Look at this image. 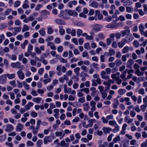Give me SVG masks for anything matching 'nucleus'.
<instances>
[{
  "mask_svg": "<svg viewBox=\"0 0 147 147\" xmlns=\"http://www.w3.org/2000/svg\"><path fill=\"white\" fill-rule=\"evenodd\" d=\"M11 66L13 68L20 69L22 70L24 69V66L21 65V63L19 62L11 63Z\"/></svg>",
  "mask_w": 147,
  "mask_h": 147,
  "instance_id": "1",
  "label": "nucleus"
},
{
  "mask_svg": "<svg viewBox=\"0 0 147 147\" xmlns=\"http://www.w3.org/2000/svg\"><path fill=\"white\" fill-rule=\"evenodd\" d=\"M6 76L4 75H2L0 77V81L1 83L3 84H5L7 81Z\"/></svg>",
  "mask_w": 147,
  "mask_h": 147,
  "instance_id": "14",
  "label": "nucleus"
},
{
  "mask_svg": "<svg viewBox=\"0 0 147 147\" xmlns=\"http://www.w3.org/2000/svg\"><path fill=\"white\" fill-rule=\"evenodd\" d=\"M109 54L111 56L114 55L115 53V50L113 49H110L109 50Z\"/></svg>",
  "mask_w": 147,
  "mask_h": 147,
  "instance_id": "46",
  "label": "nucleus"
},
{
  "mask_svg": "<svg viewBox=\"0 0 147 147\" xmlns=\"http://www.w3.org/2000/svg\"><path fill=\"white\" fill-rule=\"evenodd\" d=\"M22 83L24 86L25 89L26 90H28L29 88V85L28 84L25 82H23Z\"/></svg>",
  "mask_w": 147,
  "mask_h": 147,
  "instance_id": "43",
  "label": "nucleus"
},
{
  "mask_svg": "<svg viewBox=\"0 0 147 147\" xmlns=\"http://www.w3.org/2000/svg\"><path fill=\"white\" fill-rule=\"evenodd\" d=\"M20 1H17L15 2L14 6L15 7H18L19 6L20 4Z\"/></svg>",
  "mask_w": 147,
  "mask_h": 147,
  "instance_id": "49",
  "label": "nucleus"
},
{
  "mask_svg": "<svg viewBox=\"0 0 147 147\" xmlns=\"http://www.w3.org/2000/svg\"><path fill=\"white\" fill-rule=\"evenodd\" d=\"M139 28L141 34H142L144 32V30L145 29L143 24H141L139 27Z\"/></svg>",
  "mask_w": 147,
  "mask_h": 147,
  "instance_id": "30",
  "label": "nucleus"
},
{
  "mask_svg": "<svg viewBox=\"0 0 147 147\" xmlns=\"http://www.w3.org/2000/svg\"><path fill=\"white\" fill-rule=\"evenodd\" d=\"M29 129L32 130V132L34 134L36 135L37 134L39 128L36 126L35 127L34 126L31 125L30 126Z\"/></svg>",
  "mask_w": 147,
  "mask_h": 147,
  "instance_id": "5",
  "label": "nucleus"
},
{
  "mask_svg": "<svg viewBox=\"0 0 147 147\" xmlns=\"http://www.w3.org/2000/svg\"><path fill=\"white\" fill-rule=\"evenodd\" d=\"M31 115L33 117H37V114L36 113L32 111L31 113Z\"/></svg>",
  "mask_w": 147,
  "mask_h": 147,
  "instance_id": "57",
  "label": "nucleus"
},
{
  "mask_svg": "<svg viewBox=\"0 0 147 147\" xmlns=\"http://www.w3.org/2000/svg\"><path fill=\"white\" fill-rule=\"evenodd\" d=\"M29 30V28L28 27L26 24H24L23 25L22 30V32H24L26 31H28Z\"/></svg>",
  "mask_w": 147,
  "mask_h": 147,
  "instance_id": "29",
  "label": "nucleus"
},
{
  "mask_svg": "<svg viewBox=\"0 0 147 147\" xmlns=\"http://www.w3.org/2000/svg\"><path fill=\"white\" fill-rule=\"evenodd\" d=\"M5 76L7 77L9 79H12L15 77V74L14 73L11 74H5Z\"/></svg>",
  "mask_w": 147,
  "mask_h": 147,
  "instance_id": "20",
  "label": "nucleus"
},
{
  "mask_svg": "<svg viewBox=\"0 0 147 147\" xmlns=\"http://www.w3.org/2000/svg\"><path fill=\"white\" fill-rule=\"evenodd\" d=\"M13 29L14 30V31L13 32V33L15 34H17V33L20 32L21 30V27H16L14 28Z\"/></svg>",
  "mask_w": 147,
  "mask_h": 147,
  "instance_id": "22",
  "label": "nucleus"
},
{
  "mask_svg": "<svg viewBox=\"0 0 147 147\" xmlns=\"http://www.w3.org/2000/svg\"><path fill=\"white\" fill-rule=\"evenodd\" d=\"M5 130L7 132H10L12 131L13 129V125L10 124H7L3 127Z\"/></svg>",
  "mask_w": 147,
  "mask_h": 147,
  "instance_id": "3",
  "label": "nucleus"
},
{
  "mask_svg": "<svg viewBox=\"0 0 147 147\" xmlns=\"http://www.w3.org/2000/svg\"><path fill=\"white\" fill-rule=\"evenodd\" d=\"M101 119L103 123H107L108 122V120L104 117H102L101 118Z\"/></svg>",
  "mask_w": 147,
  "mask_h": 147,
  "instance_id": "52",
  "label": "nucleus"
},
{
  "mask_svg": "<svg viewBox=\"0 0 147 147\" xmlns=\"http://www.w3.org/2000/svg\"><path fill=\"white\" fill-rule=\"evenodd\" d=\"M126 90L123 89H120L118 91V93L121 95L123 94L126 92Z\"/></svg>",
  "mask_w": 147,
  "mask_h": 147,
  "instance_id": "36",
  "label": "nucleus"
},
{
  "mask_svg": "<svg viewBox=\"0 0 147 147\" xmlns=\"http://www.w3.org/2000/svg\"><path fill=\"white\" fill-rule=\"evenodd\" d=\"M102 130L105 134L109 133L111 130V129L109 127H104L102 128Z\"/></svg>",
  "mask_w": 147,
  "mask_h": 147,
  "instance_id": "18",
  "label": "nucleus"
},
{
  "mask_svg": "<svg viewBox=\"0 0 147 147\" xmlns=\"http://www.w3.org/2000/svg\"><path fill=\"white\" fill-rule=\"evenodd\" d=\"M56 23L59 25H65V22L63 20L59 19H57L55 20Z\"/></svg>",
  "mask_w": 147,
  "mask_h": 147,
  "instance_id": "15",
  "label": "nucleus"
},
{
  "mask_svg": "<svg viewBox=\"0 0 147 147\" xmlns=\"http://www.w3.org/2000/svg\"><path fill=\"white\" fill-rule=\"evenodd\" d=\"M24 128V125L21 123H18L17 124L16 128V131H21L23 128Z\"/></svg>",
  "mask_w": 147,
  "mask_h": 147,
  "instance_id": "12",
  "label": "nucleus"
},
{
  "mask_svg": "<svg viewBox=\"0 0 147 147\" xmlns=\"http://www.w3.org/2000/svg\"><path fill=\"white\" fill-rule=\"evenodd\" d=\"M135 73L137 74L138 76H143L144 73V72L140 71L139 69H138L135 71Z\"/></svg>",
  "mask_w": 147,
  "mask_h": 147,
  "instance_id": "26",
  "label": "nucleus"
},
{
  "mask_svg": "<svg viewBox=\"0 0 147 147\" xmlns=\"http://www.w3.org/2000/svg\"><path fill=\"white\" fill-rule=\"evenodd\" d=\"M88 123H89L88 124V126L89 127H91L93 126L92 123L95 122V120L94 119H90L88 121Z\"/></svg>",
  "mask_w": 147,
  "mask_h": 147,
  "instance_id": "27",
  "label": "nucleus"
},
{
  "mask_svg": "<svg viewBox=\"0 0 147 147\" xmlns=\"http://www.w3.org/2000/svg\"><path fill=\"white\" fill-rule=\"evenodd\" d=\"M82 56L84 57H86L88 59L89 58V55L88 54L85 52H84L82 53Z\"/></svg>",
  "mask_w": 147,
  "mask_h": 147,
  "instance_id": "54",
  "label": "nucleus"
},
{
  "mask_svg": "<svg viewBox=\"0 0 147 147\" xmlns=\"http://www.w3.org/2000/svg\"><path fill=\"white\" fill-rule=\"evenodd\" d=\"M133 3L131 0H127L123 3V5L125 7H127L131 5Z\"/></svg>",
  "mask_w": 147,
  "mask_h": 147,
  "instance_id": "17",
  "label": "nucleus"
},
{
  "mask_svg": "<svg viewBox=\"0 0 147 147\" xmlns=\"http://www.w3.org/2000/svg\"><path fill=\"white\" fill-rule=\"evenodd\" d=\"M134 63V61L131 59H129L127 61L126 67L127 68H130Z\"/></svg>",
  "mask_w": 147,
  "mask_h": 147,
  "instance_id": "11",
  "label": "nucleus"
},
{
  "mask_svg": "<svg viewBox=\"0 0 147 147\" xmlns=\"http://www.w3.org/2000/svg\"><path fill=\"white\" fill-rule=\"evenodd\" d=\"M106 74H107L105 71H101L100 73L101 78L104 79H109L110 76H109L106 75Z\"/></svg>",
  "mask_w": 147,
  "mask_h": 147,
  "instance_id": "7",
  "label": "nucleus"
},
{
  "mask_svg": "<svg viewBox=\"0 0 147 147\" xmlns=\"http://www.w3.org/2000/svg\"><path fill=\"white\" fill-rule=\"evenodd\" d=\"M68 92L71 94H75L76 92L74 90H72L70 88L68 89Z\"/></svg>",
  "mask_w": 147,
  "mask_h": 147,
  "instance_id": "61",
  "label": "nucleus"
},
{
  "mask_svg": "<svg viewBox=\"0 0 147 147\" xmlns=\"http://www.w3.org/2000/svg\"><path fill=\"white\" fill-rule=\"evenodd\" d=\"M120 140V138L119 136H117L113 140V142L114 143H116Z\"/></svg>",
  "mask_w": 147,
  "mask_h": 147,
  "instance_id": "33",
  "label": "nucleus"
},
{
  "mask_svg": "<svg viewBox=\"0 0 147 147\" xmlns=\"http://www.w3.org/2000/svg\"><path fill=\"white\" fill-rule=\"evenodd\" d=\"M114 126L115 128L113 129V131L115 132L118 131H119V127L118 125L117 124Z\"/></svg>",
  "mask_w": 147,
  "mask_h": 147,
  "instance_id": "37",
  "label": "nucleus"
},
{
  "mask_svg": "<svg viewBox=\"0 0 147 147\" xmlns=\"http://www.w3.org/2000/svg\"><path fill=\"white\" fill-rule=\"evenodd\" d=\"M112 46L114 48H116L117 47V44L116 41H113L112 44Z\"/></svg>",
  "mask_w": 147,
  "mask_h": 147,
  "instance_id": "62",
  "label": "nucleus"
},
{
  "mask_svg": "<svg viewBox=\"0 0 147 147\" xmlns=\"http://www.w3.org/2000/svg\"><path fill=\"white\" fill-rule=\"evenodd\" d=\"M33 105V103L32 102H29L25 106V108L27 110H28L30 109V108Z\"/></svg>",
  "mask_w": 147,
  "mask_h": 147,
  "instance_id": "24",
  "label": "nucleus"
},
{
  "mask_svg": "<svg viewBox=\"0 0 147 147\" xmlns=\"http://www.w3.org/2000/svg\"><path fill=\"white\" fill-rule=\"evenodd\" d=\"M59 16L64 19H69V18L67 13H63L62 14L59 15Z\"/></svg>",
  "mask_w": 147,
  "mask_h": 147,
  "instance_id": "16",
  "label": "nucleus"
},
{
  "mask_svg": "<svg viewBox=\"0 0 147 147\" xmlns=\"http://www.w3.org/2000/svg\"><path fill=\"white\" fill-rule=\"evenodd\" d=\"M51 80L50 78L46 79L43 80V82L45 84H46L51 81Z\"/></svg>",
  "mask_w": 147,
  "mask_h": 147,
  "instance_id": "63",
  "label": "nucleus"
},
{
  "mask_svg": "<svg viewBox=\"0 0 147 147\" xmlns=\"http://www.w3.org/2000/svg\"><path fill=\"white\" fill-rule=\"evenodd\" d=\"M33 46L30 44H29L28 45V47L27 51H31L33 50Z\"/></svg>",
  "mask_w": 147,
  "mask_h": 147,
  "instance_id": "55",
  "label": "nucleus"
},
{
  "mask_svg": "<svg viewBox=\"0 0 147 147\" xmlns=\"http://www.w3.org/2000/svg\"><path fill=\"white\" fill-rule=\"evenodd\" d=\"M41 98H40V97H37V98H34L33 99V101L34 102H35L37 103H40V102L41 101Z\"/></svg>",
  "mask_w": 147,
  "mask_h": 147,
  "instance_id": "34",
  "label": "nucleus"
},
{
  "mask_svg": "<svg viewBox=\"0 0 147 147\" xmlns=\"http://www.w3.org/2000/svg\"><path fill=\"white\" fill-rule=\"evenodd\" d=\"M15 24L16 26H19L21 24V22L20 21L18 20H17L15 21Z\"/></svg>",
  "mask_w": 147,
  "mask_h": 147,
  "instance_id": "64",
  "label": "nucleus"
},
{
  "mask_svg": "<svg viewBox=\"0 0 147 147\" xmlns=\"http://www.w3.org/2000/svg\"><path fill=\"white\" fill-rule=\"evenodd\" d=\"M63 26H60L59 27L60 29L59 32L60 34L61 35H63L65 33V30L63 28Z\"/></svg>",
  "mask_w": 147,
  "mask_h": 147,
  "instance_id": "28",
  "label": "nucleus"
},
{
  "mask_svg": "<svg viewBox=\"0 0 147 147\" xmlns=\"http://www.w3.org/2000/svg\"><path fill=\"white\" fill-rule=\"evenodd\" d=\"M127 43L126 39H123L121 42H119L118 43V46L119 48H121L123 47Z\"/></svg>",
  "mask_w": 147,
  "mask_h": 147,
  "instance_id": "8",
  "label": "nucleus"
},
{
  "mask_svg": "<svg viewBox=\"0 0 147 147\" xmlns=\"http://www.w3.org/2000/svg\"><path fill=\"white\" fill-rule=\"evenodd\" d=\"M83 106L84 110L86 111H88L90 108L89 103H86L84 104Z\"/></svg>",
  "mask_w": 147,
  "mask_h": 147,
  "instance_id": "23",
  "label": "nucleus"
},
{
  "mask_svg": "<svg viewBox=\"0 0 147 147\" xmlns=\"http://www.w3.org/2000/svg\"><path fill=\"white\" fill-rule=\"evenodd\" d=\"M52 141V139L50 136H46L44 139V143L45 144H46L48 142H51Z\"/></svg>",
  "mask_w": 147,
  "mask_h": 147,
  "instance_id": "13",
  "label": "nucleus"
},
{
  "mask_svg": "<svg viewBox=\"0 0 147 147\" xmlns=\"http://www.w3.org/2000/svg\"><path fill=\"white\" fill-rule=\"evenodd\" d=\"M84 48L88 50H89L90 49V47L89 45V43H85L84 44Z\"/></svg>",
  "mask_w": 147,
  "mask_h": 147,
  "instance_id": "41",
  "label": "nucleus"
},
{
  "mask_svg": "<svg viewBox=\"0 0 147 147\" xmlns=\"http://www.w3.org/2000/svg\"><path fill=\"white\" fill-rule=\"evenodd\" d=\"M47 33L49 34H52L53 32V29L49 27L47 29Z\"/></svg>",
  "mask_w": 147,
  "mask_h": 147,
  "instance_id": "45",
  "label": "nucleus"
},
{
  "mask_svg": "<svg viewBox=\"0 0 147 147\" xmlns=\"http://www.w3.org/2000/svg\"><path fill=\"white\" fill-rule=\"evenodd\" d=\"M35 49L36 52L38 54H40L41 53V51L39 47H35Z\"/></svg>",
  "mask_w": 147,
  "mask_h": 147,
  "instance_id": "44",
  "label": "nucleus"
},
{
  "mask_svg": "<svg viewBox=\"0 0 147 147\" xmlns=\"http://www.w3.org/2000/svg\"><path fill=\"white\" fill-rule=\"evenodd\" d=\"M0 44L1 43L3 40L5 39V37L3 34L0 35Z\"/></svg>",
  "mask_w": 147,
  "mask_h": 147,
  "instance_id": "56",
  "label": "nucleus"
},
{
  "mask_svg": "<svg viewBox=\"0 0 147 147\" xmlns=\"http://www.w3.org/2000/svg\"><path fill=\"white\" fill-rule=\"evenodd\" d=\"M80 120V118L78 117H76L72 120V122L73 123H77Z\"/></svg>",
  "mask_w": 147,
  "mask_h": 147,
  "instance_id": "53",
  "label": "nucleus"
},
{
  "mask_svg": "<svg viewBox=\"0 0 147 147\" xmlns=\"http://www.w3.org/2000/svg\"><path fill=\"white\" fill-rule=\"evenodd\" d=\"M67 14L69 16H73L74 17H76L78 15V13L77 12L71 10H69L68 11Z\"/></svg>",
  "mask_w": 147,
  "mask_h": 147,
  "instance_id": "10",
  "label": "nucleus"
},
{
  "mask_svg": "<svg viewBox=\"0 0 147 147\" xmlns=\"http://www.w3.org/2000/svg\"><path fill=\"white\" fill-rule=\"evenodd\" d=\"M92 82V85L93 86H97V84H100L101 83V81L100 79L98 78L96 80L93 79L91 80Z\"/></svg>",
  "mask_w": 147,
  "mask_h": 147,
  "instance_id": "4",
  "label": "nucleus"
},
{
  "mask_svg": "<svg viewBox=\"0 0 147 147\" xmlns=\"http://www.w3.org/2000/svg\"><path fill=\"white\" fill-rule=\"evenodd\" d=\"M42 122L40 120H38L36 122V126L39 128H40V125L41 124Z\"/></svg>",
  "mask_w": 147,
  "mask_h": 147,
  "instance_id": "59",
  "label": "nucleus"
},
{
  "mask_svg": "<svg viewBox=\"0 0 147 147\" xmlns=\"http://www.w3.org/2000/svg\"><path fill=\"white\" fill-rule=\"evenodd\" d=\"M126 38L127 39H126V41H127V43L131 42L133 40L134 38L133 37L131 34L127 36Z\"/></svg>",
  "mask_w": 147,
  "mask_h": 147,
  "instance_id": "19",
  "label": "nucleus"
},
{
  "mask_svg": "<svg viewBox=\"0 0 147 147\" xmlns=\"http://www.w3.org/2000/svg\"><path fill=\"white\" fill-rule=\"evenodd\" d=\"M55 134L56 137L59 136L60 139H62L65 136V134L63 133V131H57L55 132Z\"/></svg>",
  "mask_w": 147,
  "mask_h": 147,
  "instance_id": "9",
  "label": "nucleus"
},
{
  "mask_svg": "<svg viewBox=\"0 0 147 147\" xmlns=\"http://www.w3.org/2000/svg\"><path fill=\"white\" fill-rule=\"evenodd\" d=\"M98 3L95 1L92 2L90 4V6L92 7L96 8L98 6Z\"/></svg>",
  "mask_w": 147,
  "mask_h": 147,
  "instance_id": "25",
  "label": "nucleus"
},
{
  "mask_svg": "<svg viewBox=\"0 0 147 147\" xmlns=\"http://www.w3.org/2000/svg\"><path fill=\"white\" fill-rule=\"evenodd\" d=\"M114 136V135L113 134H111L108 137L107 140L109 142L111 141L112 139V137Z\"/></svg>",
  "mask_w": 147,
  "mask_h": 147,
  "instance_id": "60",
  "label": "nucleus"
},
{
  "mask_svg": "<svg viewBox=\"0 0 147 147\" xmlns=\"http://www.w3.org/2000/svg\"><path fill=\"white\" fill-rule=\"evenodd\" d=\"M130 32L129 29H126L124 30H122L121 32V33L122 35V36H125L127 33H129Z\"/></svg>",
  "mask_w": 147,
  "mask_h": 147,
  "instance_id": "21",
  "label": "nucleus"
},
{
  "mask_svg": "<svg viewBox=\"0 0 147 147\" xmlns=\"http://www.w3.org/2000/svg\"><path fill=\"white\" fill-rule=\"evenodd\" d=\"M116 67H118L122 63L120 59H117L115 62Z\"/></svg>",
  "mask_w": 147,
  "mask_h": 147,
  "instance_id": "31",
  "label": "nucleus"
},
{
  "mask_svg": "<svg viewBox=\"0 0 147 147\" xmlns=\"http://www.w3.org/2000/svg\"><path fill=\"white\" fill-rule=\"evenodd\" d=\"M91 27L92 28V30L96 32L100 31L102 28V26L99 24L92 25Z\"/></svg>",
  "mask_w": 147,
  "mask_h": 147,
  "instance_id": "2",
  "label": "nucleus"
},
{
  "mask_svg": "<svg viewBox=\"0 0 147 147\" xmlns=\"http://www.w3.org/2000/svg\"><path fill=\"white\" fill-rule=\"evenodd\" d=\"M133 8L131 7L127 6L126 7V11L127 13H130L132 12Z\"/></svg>",
  "mask_w": 147,
  "mask_h": 147,
  "instance_id": "42",
  "label": "nucleus"
},
{
  "mask_svg": "<svg viewBox=\"0 0 147 147\" xmlns=\"http://www.w3.org/2000/svg\"><path fill=\"white\" fill-rule=\"evenodd\" d=\"M17 74L19 79L22 80L25 78L24 73L21 70H19L17 72Z\"/></svg>",
  "mask_w": 147,
  "mask_h": 147,
  "instance_id": "6",
  "label": "nucleus"
},
{
  "mask_svg": "<svg viewBox=\"0 0 147 147\" xmlns=\"http://www.w3.org/2000/svg\"><path fill=\"white\" fill-rule=\"evenodd\" d=\"M78 101L79 102L81 103H84L85 102V99L84 97H82L79 98L78 99Z\"/></svg>",
  "mask_w": 147,
  "mask_h": 147,
  "instance_id": "58",
  "label": "nucleus"
},
{
  "mask_svg": "<svg viewBox=\"0 0 147 147\" xmlns=\"http://www.w3.org/2000/svg\"><path fill=\"white\" fill-rule=\"evenodd\" d=\"M42 144V140H39L36 142V145L37 147H41V145Z\"/></svg>",
  "mask_w": 147,
  "mask_h": 147,
  "instance_id": "38",
  "label": "nucleus"
},
{
  "mask_svg": "<svg viewBox=\"0 0 147 147\" xmlns=\"http://www.w3.org/2000/svg\"><path fill=\"white\" fill-rule=\"evenodd\" d=\"M129 50V47L127 46H126L124 47L122 49V53L123 54L127 53Z\"/></svg>",
  "mask_w": 147,
  "mask_h": 147,
  "instance_id": "32",
  "label": "nucleus"
},
{
  "mask_svg": "<svg viewBox=\"0 0 147 147\" xmlns=\"http://www.w3.org/2000/svg\"><path fill=\"white\" fill-rule=\"evenodd\" d=\"M54 86L53 85V84H51L47 86V89L49 91H51L53 89Z\"/></svg>",
  "mask_w": 147,
  "mask_h": 147,
  "instance_id": "47",
  "label": "nucleus"
},
{
  "mask_svg": "<svg viewBox=\"0 0 147 147\" xmlns=\"http://www.w3.org/2000/svg\"><path fill=\"white\" fill-rule=\"evenodd\" d=\"M45 29L43 28L39 31V34L42 36H45Z\"/></svg>",
  "mask_w": 147,
  "mask_h": 147,
  "instance_id": "40",
  "label": "nucleus"
},
{
  "mask_svg": "<svg viewBox=\"0 0 147 147\" xmlns=\"http://www.w3.org/2000/svg\"><path fill=\"white\" fill-rule=\"evenodd\" d=\"M82 32H83L82 30L80 29H78L77 31V36L78 37H79L82 34Z\"/></svg>",
  "mask_w": 147,
  "mask_h": 147,
  "instance_id": "50",
  "label": "nucleus"
},
{
  "mask_svg": "<svg viewBox=\"0 0 147 147\" xmlns=\"http://www.w3.org/2000/svg\"><path fill=\"white\" fill-rule=\"evenodd\" d=\"M119 105V102L118 100H116L113 104V108L114 109H117V106Z\"/></svg>",
  "mask_w": 147,
  "mask_h": 147,
  "instance_id": "35",
  "label": "nucleus"
},
{
  "mask_svg": "<svg viewBox=\"0 0 147 147\" xmlns=\"http://www.w3.org/2000/svg\"><path fill=\"white\" fill-rule=\"evenodd\" d=\"M26 145L28 146H33L34 145V144L31 141H28L27 142Z\"/></svg>",
  "mask_w": 147,
  "mask_h": 147,
  "instance_id": "51",
  "label": "nucleus"
},
{
  "mask_svg": "<svg viewBox=\"0 0 147 147\" xmlns=\"http://www.w3.org/2000/svg\"><path fill=\"white\" fill-rule=\"evenodd\" d=\"M109 124L111 125H114L117 124L116 122L114 120H110L109 121Z\"/></svg>",
  "mask_w": 147,
  "mask_h": 147,
  "instance_id": "48",
  "label": "nucleus"
},
{
  "mask_svg": "<svg viewBox=\"0 0 147 147\" xmlns=\"http://www.w3.org/2000/svg\"><path fill=\"white\" fill-rule=\"evenodd\" d=\"M9 83L13 87L15 88L16 86V82L15 80H13L12 81H10Z\"/></svg>",
  "mask_w": 147,
  "mask_h": 147,
  "instance_id": "39",
  "label": "nucleus"
}]
</instances>
